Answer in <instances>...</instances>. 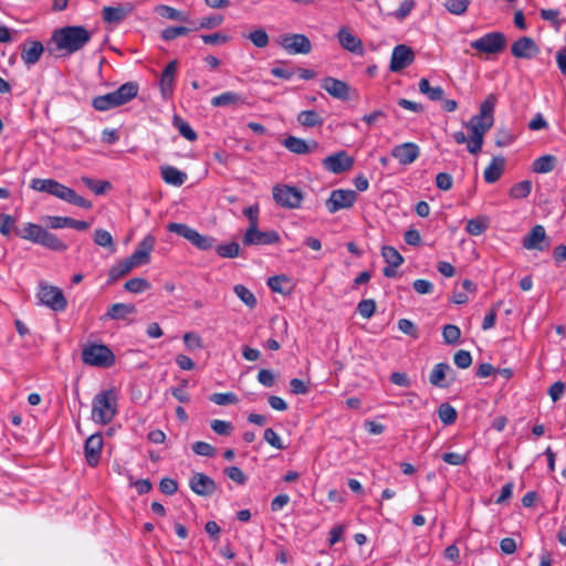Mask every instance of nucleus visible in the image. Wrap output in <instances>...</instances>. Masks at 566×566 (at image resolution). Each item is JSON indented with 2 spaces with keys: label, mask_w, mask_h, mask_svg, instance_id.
<instances>
[{
  "label": "nucleus",
  "mask_w": 566,
  "mask_h": 566,
  "mask_svg": "<svg viewBox=\"0 0 566 566\" xmlns=\"http://www.w3.org/2000/svg\"><path fill=\"white\" fill-rule=\"evenodd\" d=\"M495 98L491 95L480 105V113L472 116L465 127L470 130L471 136L468 142V151L478 154L483 146L484 134L493 126Z\"/></svg>",
  "instance_id": "nucleus-1"
},
{
  "label": "nucleus",
  "mask_w": 566,
  "mask_h": 566,
  "mask_svg": "<svg viewBox=\"0 0 566 566\" xmlns=\"http://www.w3.org/2000/svg\"><path fill=\"white\" fill-rule=\"evenodd\" d=\"M139 86L136 82H126L114 92L98 95L93 98L92 106L98 112H106L112 108L125 105L138 94Z\"/></svg>",
  "instance_id": "nucleus-2"
},
{
  "label": "nucleus",
  "mask_w": 566,
  "mask_h": 566,
  "mask_svg": "<svg viewBox=\"0 0 566 566\" xmlns=\"http://www.w3.org/2000/svg\"><path fill=\"white\" fill-rule=\"evenodd\" d=\"M118 395L115 389L102 390L92 401V419L95 423L107 424L117 413Z\"/></svg>",
  "instance_id": "nucleus-3"
},
{
  "label": "nucleus",
  "mask_w": 566,
  "mask_h": 566,
  "mask_svg": "<svg viewBox=\"0 0 566 566\" xmlns=\"http://www.w3.org/2000/svg\"><path fill=\"white\" fill-rule=\"evenodd\" d=\"M91 38H50L46 42V52L56 57H66L80 51Z\"/></svg>",
  "instance_id": "nucleus-4"
},
{
  "label": "nucleus",
  "mask_w": 566,
  "mask_h": 566,
  "mask_svg": "<svg viewBox=\"0 0 566 566\" xmlns=\"http://www.w3.org/2000/svg\"><path fill=\"white\" fill-rule=\"evenodd\" d=\"M82 360L90 366L108 368L115 364V355L111 348L104 344H91L84 347Z\"/></svg>",
  "instance_id": "nucleus-5"
},
{
  "label": "nucleus",
  "mask_w": 566,
  "mask_h": 566,
  "mask_svg": "<svg viewBox=\"0 0 566 566\" xmlns=\"http://www.w3.org/2000/svg\"><path fill=\"white\" fill-rule=\"evenodd\" d=\"M39 303L53 312L61 313L67 307V300L63 291L54 285L41 282L36 293Z\"/></svg>",
  "instance_id": "nucleus-6"
},
{
  "label": "nucleus",
  "mask_w": 566,
  "mask_h": 566,
  "mask_svg": "<svg viewBox=\"0 0 566 566\" xmlns=\"http://www.w3.org/2000/svg\"><path fill=\"white\" fill-rule=\"evenodd\" d=\"M167 229L169 232L187 239L192 245L202 251L212 249L216 242L213 237L201 234L185 223L170 222Z\"/></svg>",
  "instance_id": "nucleus-7"
},
{
  "label": "nucleus",
  "mask_w": 566,
  "mask_h": 566,
  "mask_svg": "<svg viewBox=\"0 0 566 566\" xmlns=\"http://www.w3.org/2000/svg\"><path fill=\"white\" fill-rule=\"evenodd\" d=\"M273 199L280 207L286 209H296L301 207L303 192L289 185H276L272 190Z\"/></svg>",
  "instance_id": "nucleus-8"
},
{
  "label": "nucleus",
  "mask_w": 566,
  "mask_h": 566,
  "mask_svg": "<svg viewBox=\"0 0 566 566\" xmlns=\"http://www.w3.org/2000/svg\"><path fill=\"white\" fill-rule=\"evenodd\" d=\"M356 200V191L350 189H335L331 192L325 206L329 213H335L342 209L350 208Z\"/></svg>",
  "instance_id": "nucleus-9"
},
{
  "label": "nucleus",
  "mask_w": 566,
  "mask_h": 566,
  "mask_svg": "<svg viewBox=\"0 0 566 566\" xmlns=\"http://www.w3.org/2000/svg\"><path fill=\"white\" fill-rule=\"evenodd\" d=\"M280 242V234L275 230L261 231L258 227H248L242 243L249 245H271Z\"/></svg>",
  "instance_id": "nucleus-10"
},
{
  "label": "nucleus",
  "mask_w": 566,
  "mask_h": 566,
  "mask_svg": "<svg viewBox=\"0 0 566 566\" xmlns=\"http://www.w3.org/2000/svg\"><path fill=\"white\" fill-rule=\"evenodd\" d=\"M104 439L102 433L96 432L91 434L84 443V455L88 467L95 468L98 465L102 455Z\"/></svg>",
  "instance_id": "nucleus-11"
},
{
  "label": "nucleus",
  "mask_w": 566,
  "mask_h": 566,
  "mask_svg": "<svg viewBox=\"0 0 566 566\" xmlns=\"http://www.w3.org/2000/svg\"><path fill=\"white\" fill-rule=\"evenodd\" d=\"M413 60L412 49L406 44H398L392 50L389 69L391 72L398 73L412 64Z\"/></svg>",
  "instance_id": "nucleus-12"
},
{
  "label": "nucleus",
  "mask_w": 566,
  "mask_h": 566,
  "mask_svg": "<svg viewBox=\"0 0 566 566\" xmlns=\"http://www.w3.org/2000/svg\"><path fill=\"white\" fill-rule=\"evenodd\" d=\"M505 40L506 38H476L470 43V46L479 54L491 56L501 53L505 49Z\"/></svg>",
  "instance_id": "nucleus-13"
},
{
  "label": "nucleus",
  "mask_w": 566,
  "mask_h": 566,
  "mask_svg": "<svg viewBox=\"0 0 566 566\" xmlns=\"http://www.w3.org/2000/svg\"><path fill=\"white\" fill-rule=\"evenodd\" d=\"M354 158L347 155L346 151L340 150L333 155L327 156L323 160V166L326 170L333 174H342L348 171L354 166Z\"/></svg>",
  "instance_id": "nucleus-14"
},
{
  "label": "nucleus",
  "mask_w": 566,
  "mask_h": 566,
  "mask_svg": "<svg viewBox=\"0 0 566 566\" xmlns=\"http://www.w3.org/2000/svg\"><path fill=\"white\" fill-rule=\"evenodd\" d=\"M178 62L177 60L170 61L164 69L159 78V90L164 99H170L175 91V82L177 75Z\"/></svg>",
  "instance_id": "nucleus-15"
},
{
  "label": "nucleus",
  "mask_w": 566,
  "mask_h": 566,
  "mask_svg": "<svg viewBox=\"0 0 566 566\" xmlns=\"http://www.w3.org/2000/svg\"><path fill=\"white\" fill-rule=\"evenodd\" d=\"M190 490L200 496H211L217 491V484L209 475L196 472L189 480Z\"/></svg>",
  "instance_id": "nucleus-16"
},
{
  "label": "nucleus",
  "mask_w": 566,
  "mask_h": 566,
  "mask_svg": "<svg viewBox=\"0 0 566 566\" xmlns=\"http://www.w3.org/2000/svg\"><path fill=\"white\" fill-rule=\"evenodd\" d=\"M547 245L546 231L541 224L534 226L522 239V247L526 250L544 251Z\"/></svg>",
  "instance_id": "nucleus-17"
},
{
  "label": "nucleus",
  "mask_w": 566,
  "mask_h": 566,
  "mask_svg": "<svg viewBox=\"0 0 566 566\" xmlns=\"http://www.w3.org/2000/svg\"><path fill=\"white\" fill-rule=\"evenodd\" d=\"M390 154L399 164L407 166L419 157L420 148L417 144L407 142L392 147Z\"/></svg>",
  "instance_id": "nucleus-18"
},
{
  "label": "nucleus",
  "mask_w": 566,
  "mask_h": 566,
  "mask_svg": "<svg viewBox=\"0 0 566 566\" xmlns=\"http://www.w3.org/2000/svg\"><path fill=\"white\" fill-rule=\"evenodd\" d=\"M155 237L147 234L128 258L136 266L148 264L150 262V253L155 248Z\"/></svg>",
  "instance_id": "nucleus-19"
},
{
  "label": "nucleus",
  "mask_w": 566,
  "mask_h": 566,
  "mask_svg": "<svg viewBox=\"0 0 566 566\" xmlns=\"http://www.w3.org/2000/svg\"><path fill=\"white\" fill-rule=\"evenodd\" d=\"M30 188L39 192H46L63 200L67 187L51 178H34L31 180Z\"/></svg>",
  "instance_id": "nucleus-20"
},
{
  "label": "nucleus",
  "mask_w": 566,
  "mask_h": 566,
  "mask_svg": "<svg viewBox=\"0 0 566 566\" xmlns=\"http://www.w3.org/2000/svg\"><path fill=\"white\" fill-rule=\"evenodd\" d=\"M322 88L325 90L332 97L339 101L349 99V85L338 78L327 76L322 81Z\"/></svg>",
  "instance_id": "nucleus-21"
},
{
  "label": "nucleus",
  "mask_w": 566,
  "mask_h": 566,
  "mask_svg": "<svg viewBox=\"0 0 566 566\" xmlns=\"http://www.w3.org/2000/svg\"><path fill=\"white\" fill-rule=\"evenodd\" d=\"M44 52L46 44L40 41H27L21 45V59L28 66L35 64Z\"/></svg>",
  "instance_id": "nucleus-22"
},
{
  "label": "nucleus",
  "mask_w": 566,
  "mask_h": 566,
  "mask_svg": "<svg viewBox=\"0 0 566 566\" xmlns=\"http://www.w3.org/2000/svg\"><path fill=\"white\" fill-rule=\"evenodd\" d=\"M511 51L515 57L532 59L539 53V48L532 38H518L512 44Z\"/></svg>",
  "instance_id": "nucleus-23"
},
{
  "label": "nucleus",
  "mask_w": 566,
  "mask_h": 566,
  "mask_svg": "<svg viewBox=\"0 0 566 566\" xmlns=\"http://www.w3.org/2000/svg\"><path fill=\"white\" fill-rule=\"evenodd\" d=\"M279 44L289 54H307L312 50L310 38H280Z\"/></svg>",
  "instance_id": "nucleus-24"
},
{
  "label": "nucleus",
  "mask_w": 566,
  "mask_h": 566,
  "mask_svg": "<svg viewBox=\"0 0 566 566\" xmlns=\"http://www.w3.org/2000/svg\"><path fill=\"white\" fill-rule=\"evenodd\" d=\"M283 145L291 153H294L297 155L310 154L318 147V143L315 140L307 143L306 140L295 137V136L286 137L283 142Z\"/></svg>",
  "instance_id": "nucleus-25"
},
{
  "label": "nucleus",
  "mask_w": 566,
  "mask_h": 566,
  "mask_svg": "<svg viewBox=\"0 0 566 566\" xmlns=\"http://www.w3.org/2000/svg\"><path fill=\"white\" fill-rule=\"evenodd\" d=\"M451 371V367L448 363H439L434 365L433 369L429 375V381L437 388H448L451 381L447 380L448 374Z\"/></svg>",
  "instance_id": "nucleus-26"
},
{
  "label": "nucleus",
  "mask_w": 566,
  "mask_h": 566,
  "mask_svg": "<svg viewBox=\"0 0 566 566\" xmlns=\"http://www.w3.org/2000/svg\"><path fill=\"white\" fill-rule=\"evenodd\" d=\"M505 168V158L503 156H495L492 158L491 163L488 165L483 172V178L486 184L496 182Z\"/></svg>",
  "instance_id": "nucleus-27"
},
{
  "label": "nucleus",
  "mask_w": 566,
  "mask_h": 566,
  "mask_svg": "<svg viewBox=\"0 0 566 566\" xmlns=\"http://www.w3.org/2000/svg\"><path fill=\"white\" fill-rule=\"evenodd\" d=\"M132 10L133 7L130 4L104 7L102 10V17L105 22L117 24L122 22Z\"/></svg>",
  "instance_id": "nucleus-28"
},
{
  "label": "nucleus",
  "mask_w": 566,
  "mask_h": 566,
  "mask_svg": "<svg viewBox=\"0 0 566 566\" xmlns=\"http://www.w3.org/2000/svg\"><path fill=\"white\" fill-rule=\"evenodd\" d=\"M135 311L136 306L134 304L115 303L108 307L103 318L114 321L126 319L127 316L135 313Z\"/></svg>",
  "instance_id": "nucleus-29"
},
{
  "label": "nucleus",
  "mask_w": 566,
  "mask_h": 566,
  "mask_svg": "<svg viewBox=\"0 0 566 566\" xmlns=\"http://www.w3.org/2000/svg\"><path fill=\"white\" fill-rule=\"evenodd\" d=\"M163 180L171 186L180 187L187 180V174L174 166H164L160 169Z\"/></svg>",
  "instance_id": "nucleus-30"
},
{
  "label": "nucleus",
  "mask_w": 566,
  "mask_h": 566,
  "mask_svg": "<svg viewBox=\"0 0 566 566\" xmlns=\"http://www.w3.org/2000/svg\"><path fill=\"white\" fill-rule=\"evenodd\" d=\"M136 265L129 258H126L125 260L117 262L115 265L111 268L108 271V280L107 283L112 284L116 282L122 276L126 275L134 269Z\"/></svg>",
  "instance_id": "nucleus-31"
},
{
  "label": "nucleus",
  "mask_w": 566,
  "mask_h": 566,
  "mask_svg": "<svg viewBox=\"0 0 566 566\" xmlns=\"http://www.w3.org/2000/svg\"><path fill=\"white\" fill-rule=\"evenodd\" d=\"M38 244L57 252H63L67 249V245L56 234L49 232L46 229L43 230Z\"/></svg>",
  "instance_id": "nucleus-32"
},
{
  "label": "nucleus",
  "mask_w": 566,
  "mask_h": 566,
  "mask_svg": "<svg viewBox=\"0 0 566 566\" xmlns=\"http://www.w3.org/2000/svg\"><path fill=\"white\" fill-rule=\"evenodd\" d=\"M557 158L554 155H544L532 163V171L535 174H548L556 167Z\"/></svg>",
  "instance_id": "nucleus-33"
},
{
  "label": "nucleus",
  "mask_w": 566,
  "mask_h": 566,
  "mask_svg": "<svg viewBox=\"0 0 566 566\" xmlns=\"http://www.w3.org/2000/svg\"><path fill=\"white\" fill-rule=\"evenodd\" d=\"M44 228L40 224L28 222L22 230H17L15 233L23 240H28L38 244Z\"/></svg>",
  "instance_id": "nucleus-34"
},
{
  "label": "nucleus",
  "mask_w": 566,
  "mask_h": 566,
  "mask_svg": "<svg viewBox=\"0 0 566 566\" xmlns=\"http://www.w3.org/2000/svg\"><path fill=\"white\" fill-rule=\"evenodd\" d=\"M155 12L167 20L185 22L187 21V14L180 10H177L170 6L158 4L155 7Z\"/></svg>",
  "instance_id": "nucleus-35"
},
{
  "label": "nucleus",
  "mask_w": 566,
  "mask_h": 566,
  "mask_svg": "<svg viewBox=\"0 0 566 566\" xmlns=\"http://www.w3.org/2000/svg\"><path fill=\"white\" fill-rule=\"evenodd\" d=\"M419 92L426 95L430 101H441L444 95V91L441 86H431L430 82L422 77L419 81Z\"/></svg>",
  "instance_id": "nucleus-36"
},
{
  "label": "nucleus",
  "mask_w": 566,
  "mask_h": 566,
  "mask_svg": "<svg viewBox=\"0 0 566 566\" xmlns=\"http://www.w3.org/2000/svg\"><path fill=\"white\" fill-rule=\"evenodd\" d=\"M297 122L304 127H317L323 125L324 119L316 111L307 109L297 115Z\"/></svg>",
  "instance_id": "nucleus-37"
},
{
  "label": "nucleus",
  "mask_w": 566,
  "mask_h": 566,
  "mask_svg": "<svg viewBox=\"0 0 566 566\" xmlns=\"http://www.w3.org/2000/svg\"><path fill=\"white\" fill-rule=\"evenodd\" d=\"M489 228V219L485 216L468 220L465 230L470 235H481Z\"/></svg>",
  "instance_id": "nucleus-38"
},
{
  "label": "nucleus",
  "mask_w": 566,
  "mask_h": 566,
  "mask_svg": "<svg viewBox=\"0 0 566 566\" xmlns=\"http://www.w3.org/2000/svg\"><path fill=\"white\" fill-rule=\"evenodd\" d=\"M174 126L178 129L179 134L189 142H195L198 138L195 129L184 120L180 116L175 115L172 118Z\"/></svg>",
  "instance_id": "nucleus-39"
},
{
  "label": "nucleus",
  "mask_w": 566,
  "mask_h": 566,
  "mask_svg": "<svg viewBox=\"0 0 566 566\" xmlns=\"http://www.w3.org/2000/svg\"><path fill=\"white\" fill-rule=\"evenodd\" d=\"M234 294L244 303L249 308H254L258 304L254 294L243 284L233 286Z\"/></svg>",
  "instance_id": "nucleus-40"
},
{
  "label": "nucleus",
  "mask_w": 566,
  "mask_h": 566,
  "mask_svg": "<svg viewBox=\"0 0 566 566\" xmlns=\"http://www.w3.org/2000/svg\"><path fill=\"white\" fill-rule=\"evenodd\" d=\"M242 98L238 93L224 92L211 98V105L214 107H223L241 102Z\"/></svg>",
  "instance_id": "nucleus-41"
},
{
  "label": "nucleus",
  "mask_w": 566,
  "mask_h": 566,
  "mask_svg": "<svg viewBox=\"0 0 566 566\" xmlns=\"http://www.w3.org/2000/svg\"><path fill=\"white\" fill-rule=\"evenodd\" d=\"M532 191V181L531 180H523L520 182L514 184L510 191L509 196L512 199H524L530 196Z\"/></svg>",
  "instance_id": "nucleus-42"
},
{
  "label": "nucleus",
  "mask_w": 566,
  "mask_h": 566,
  "mask_svg": "<svg viewBox=\"0 0 566 566\" xmlns=\"http://www.w3.org/2000/svg\"><path fill=\"white\" fill-rule=\"evenodd\" d=\"M381 255L388 265L400 266L403 263V256L394 247H382Z\"/></svg>",
  "instance_id": "nucleus-43"
},
{
  "label": "nucleus",
  "mask_w": 566,
  "mask_h": 566,
  "mask_svg": "<svg viewBox=\"0 0 566 566\" xmlns=\"http://www.w3.org/2000/svg\"><path fill=\"white\" fill-rule=\"evenodd\" d=\"M438 416L440 421L446 424H452L457 420V410L448 402H443L438 408Z\"/></svg>",
  "instance_id": "nucleus-44"
},
{
  "label": "nucleus",
  "mask_w": 566,
  "mask_h": 566,
  "mask_svg": "<svg viewBox=\"0 0 566 566\" xmlns=\"http://www.w3.org/2000/svg\"><path fill=\"white\" fill-rule=\"evenodd\" d=\"M63 201L77 206L83 209H91L92 202L82 196H78L72 188H66L63 197Z\"/></svg>",
  "instance_id": "nucleus-45"
},
{
  "label": "nucleus",
  "mask_w": 566,
  "mask_h": 566,
  "mask_svg": "<svg viewBox=\"0 0 566 566\" xmlns=\"http://www.w3.org/2000/svg\"><path fill=\"white\" fill-rule=\"evenodd\" d=\"M81 180L95 195H103L107 189L112 187L109 181L95 180L86 176L82 177Z\"/></svg>",
  "instance_id": "nucleus-46"
},
{
  "label": "nucleus",
  "mask_w": 566,
  "mask_h": 566,
  "mask_svg": "<svg viewBox=\"0 0 566 566\" xmlns=\"http://www.w3.org/2000/svg\"><path fill=\"white\" fill-rule=\"evenodd\" d=\"M340 45L356 54V55H363L364 54V45L360 41V38H338Z\"/></svg>",
  "instance_id": "nucleus-47"
},
{
  "label": "nucleus",
  "mask_w": 566,
  "mask_h": 566,
  "mask_svg": "<svg viewBox=\"0 0 566 566\" xmlns=\"http://www.w3.org/2000/svg\"><path fill=\"white\" fill-rule=\"evenodd\" d=\"M461 331L457 325L447 324L442 328L443 342L448 345H454L460 340Z\"/></svg>",
  "instance_id": "nucleus-48"
},
{
  "label": "nucleus",
  "mask_w": 566,
  "mask_h": 566,
  "mask_svg": "<svg viewBox=\"0 0 566 566\" xmlns=\"http://www.w3.org/2000/svg\"><path fill=\"white\" fill-rule=\"evenodd\" d=\"M216 252L221 258L233 259L239 255L240 245L235 241L226 244H219L216 248Z\"/></svg>",
  "instance_id": "nucleus-49"
},
{
  "label": "nucleus",
  "mask_w": 566,
  "mask_h": 566,
  "mask_svg": "<svg viewBox=\"0 0 566 566\" xmlns=\"http://www.w3.org/2000/svg\"><path fill=\"white\" fill-rule=\"evenodd\" d=\"M94 242L99 247L111 249V251L115 250L113 237L107 230L96 229L94 232Z\"/></svg>",
  "instance_id": "nucleus-50"
},
{
  "label": "nucleus",
  "mask_w": 566,
  "mask_h": 566,
  "mask_svg": "<svg viewBox=\"0 0 566 566\" xmlns=\"http://www.w3.org/2000/svg\"><path fill=\"white\" fill-rule=\"evenodd\" d=\"M124 287L130 293H143L150 287V283L142 277H133L125 283Z\"/></svg>",
  "instance_id": "nucleus-51"
},
{
  "label": "nucleus",
  "mask_w": 566,
  "mask_h": 566,
  "mask_svg": "<svg viewBox=\"0 0 566 566\" xmlns=\"http://www.w3.org/2000/svg\"><path fill=\"white\" fill-rule=\"evenodd\" d=\"M376 308H377V305H376L375 300L367 298V300H361L357 304L356 311L364 318H370L375 314Z\"/></svg>",
  "instance_id": "nucleus-52"
},
{
  "label": "nucleus",
  "mask_w": 566,
  "mask_h": 566,
  "mask_svg": "<svg viewBox=\"0 0 566 566\" xmlns=\"http://www.w3.org/2000/svg\"><path fill=\"white\" fill-rule=\"evenodd\" d=\"M210 400L218 406L233 405L238 402V396L234 392H214Z\"/></svg>",
  "instance_id": "nucleus-53"
},
{
  "label": "nucleus",
  "mask_w": 566,
  "mask_h": 566,
  "mask_svg": "<svg viewBox=\"0 0 566 566\" xmlns=\"http://www.w3.org/2000/svg\"><path fill=\"white\" fill-rule=\"evenodd\" d=\"M222 21H223V18L220 14L203 17L196 23L195 30H198V29L211 30V29L219 27Z\"/></svg>",
  "instance_id": "nucleus-54"
},
{
  "label": "nucleus",
  "mask_w": 566,
  "mask_h": 566,
  "mask_svg": "<svg viewBox=\"0 0 566 566\" xmlns=\"http://www.w3.org/2000/svg\"><path fill=\"white\" fill-rule=\"evenodd\" d=\"M191 449L197 455H202L207 458H213L217 454V449L205 441L195 442Z\"/></svg>",
  "instance_id": "nucleus-55"
},
{
  "label": "nucleus",
  "mask_w": 566,
  "mask_h": 566,
  "mask_svg": "<svg viewBox=\"0 0 566 566\" xmlns=\"http://www.w3.org/2000/svg\"><path fill=\"white\" fill-rule=\"evenodd\" d=\"M211 429L219 436L229 437L233 431V426L230 421L214 419L210 423Z\"/></svg>",
  "instance_id": "nucleus-56"
},
{
  "label": "nucleus",
  "mask_w": 566,
  "mask_h": 566,
  "mask_svg": "<svg viewBox=\"0 0 566 566\" xmlns=\"http://www.w3.org/2000/svg\"><path fill=\"white\" fill-rule=\"evenodd\" d=\"M397 326L401 333L410 336L411 338L417 339L419 337L418 328L410 319L400 318L397 323Z\"/></svg>",
  "instance_id": "nucleus-57"
},
{
  "label": "nucleus",
  "mask_w": 566,
  "mask_h": 566,
  "mask_svg": "<svg viewBox=\"0 0 566 566\" xmlns=\"http://www.w3.org/2000/svg\"><path fill=\"white\" fill-rule=\"evenodd\" d=\"M470 0H447L446 9L453 14H462L467 11Z\"/></svg>",
  "instance_id": "nucleus-58"
},
{
  "label": "nucleus",
  "mask_w": 566,
  "mask_h": 566,
  "mask_svg": "<svg viewBox=\"0 0 566 566\" xmlns=\"http://www.w3.org/2000/svg\"><path fill=\"white\" fill-rule=\"evenodd\" d=\"M453 361L458 368L465 369L472 364V356L470 352L460 349L453 356Z\"/></svg>",
  "instance_id": "nucleus-59"
},
{
  "label": "nucleus",
  "mask_w": 566,
  "mask_h": 566,
  "mask_svg": "<svg viewBox=\"0 0 566 566\" xmlns=\"http://www.w3.org/2000/svg\"><path fill=\"white\" fill-rule=\"evenodd\" d=\"M263 438L271 447L277 450H283L285 448L281 437L272 428L264 430Z\"/></svg>",
  "instance_id": "nucleus-60"
},
{
  "label": "nucleus",
  "mask_w": 566,
  "mask_h": 566,
  "mask_svg": "<svg viewBox=\"0 0 566 566\" xmlns=\"http://www.w3.org/2000/svg\"><path fill=\"white\" fill-rule=\"evenodd\" d=\"M224 474L238 484L242 485L247 482V476L239 467L233 465V467L226 468Z\"/></svg>",
  "instance_id": "nucleus-61"
},
{
  "label": "nucleus",
  "mask_w": 566,
  "mask_h": 566,
  "mask_svg": "<svg viewBox=\"0 0 566 566\" xmlns=\"http://www.w3.org/2000/svg\"><path fill=\"white\" fill-rule=\"evenodd\" d=\"M441 459L450 465H463L468 461V457L465 454L457 452H444L442 453Z\"/></svg>",
  "instance_id": "nucleus-62"
},
{
  "label": "nucleus",
  "mask_w": 566,
  "mask_h": 566,
  "mask_svg": "<svg viewBox=\"0 0 566 566\" xmlns=\"http://www.w3.org/2000/svg\"><path fill=\"white\" fill-rule=\"evenodd\" d=\"M184 343L190 350L201 349L203 347L201 337L191 332H188L184 335Z\"/></svg>",
  "instance_id": "nucleus-63"
},
{
  "label": "nucleus",
  "mask_w": 566,
  "mask_h": 566,
  "mask_svg": "<svg viewBox=\"0 0 566 566\" xmlns=\"http://www.w3.org/2000/svg\"><path fill=\"white\" fill-rule=\"evenodd\" d=\"M159 490L166 495H174L178 491V483L170 478H163L159 482Z\"/></svg>",
  "instance_id": "nucleus-64"
}]
</instances>
